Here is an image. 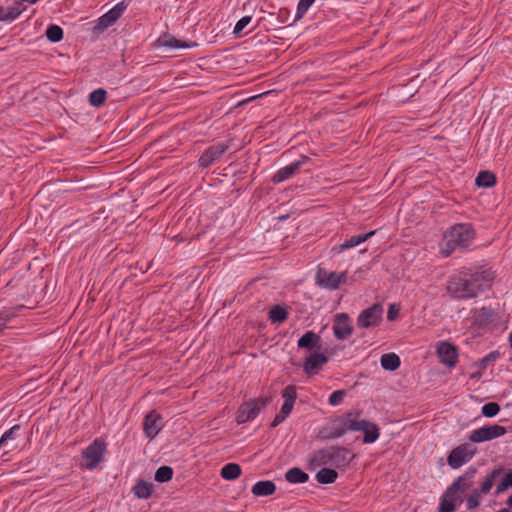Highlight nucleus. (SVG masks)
Returning a JSON list of instances; mask_svg holds the SVG:
<instances>
[{
    "label": "nucleus",
    "mask_w": 512,
    "mask_h": 512,
    "mask_svg": "<svg viewBox=\"0 0 512 512\" xmlns=\"http://www.w3.org/2000/svg\"><path fill=\"white\" fill-rule=\"evenodd\" d=\"M316 474V480L321 484H332L336 481L338 473L335 469L324 467Z\"/></svg>",
    "instance_id": "2f4dec72"
},
{
    "label": "nucleus",
    "mask_w": 512,
    "mask_h": 512,
    "mask_svg": "<svg viewBox=\"0 0 512 512\" xmlns=\"http://www.w3.org/2000/svg\"><path fill=\"white\" fill-rule=\"evenodd\" d=\"M270 401V397H259L242 403L236 412V423L241 425L253 421Z\"/></svg>",
    "instance_id": "0eeeda50"
},
{
    "label": "nucleus",
    "mask_w": 512,
    "mask_h": 512,
    "mask_svg": "<svg viewBox=\"0 0 512 512\" xmlns=\"http://www.w3.org/2000/svg\"><path fill=\"white\" fill-rule=\"evenodd\" d=\"M21 427L20 425H14L9 430H7L0 439V449L3 446L8 445V442L10 440H14L17 437V433L20 431Z\"/></svg>",
    "instance_id": "58836bf2"
},
{
    "label": "nucleus",
    "mask_w": 512,
    "mask_h": 512,
    "mask_svg": "<svg viewBox=\"0 0 512 512\" xmlns=\"http://www.w3.org/2000/svg\"><path fill=\"white\" fill-rule=\"evenodd\" d=\"M314 2L315 0H299L297 4L296 18H302Z\"/></svg>",
    "instance_id": "37998d69"
},
{
    "label": "nucleus",
    "mask_w": 512,
    "mask_h": 512,
    "mask_svg": "<svg viewBox=\"0 0 512 512\" xmlns=\"http://www.w3.org/2000/svg\"><path fill=\"white\" fill-rule=\"evenodd\" d=\"M347 282L346 272H328L323 268L318 267L315 275V283L326 290H337L340 285Z\"/></svg>",
    "instance_id": "1a4fd4ad"
},
{
    "label": "nucleus",
    "mask_w": 512,
    "mask_h": 512,
    "mask_svg": "<svg viewBox=\"0 0 512 512\" xmlns=\"http://www.w3.org/2000/svg\"><path fill=\"white\" fill-rule=\"evenodd\" d=\"M381 367L388 371H395L401 365L400 357L396 353H385L380 358Z\"/></svg>",
    "instance_id": "b1692460"
},
{
    "label": "nucleus",
    "mask_w": 512,
    "mask_h": 512,
    "mask_svg": "<svg viewBox=\"0 0 512 512\" xmlns=\"http://www.w3.org/2000/svg\"><path fill=\"white\" fill-rule=\"evenodd\" d=\"M321 337L313 331H307L297 341L298 348L313 349L320 346Z\"/></svg>",
    "instance_id": "5701e85b"
},
{
    "label": "nucleus",
    "mask_w": 512,
    "mask_h": 512,
    "mask_svg": "<svg viewBox=\"0 0 512 512\" xmlns=\"http://www.w3.org/2000/svg\"><path fill=\"white\" fill-rule=\"evenodd\" d=\"M476 238V231L471 223H456L450 226L439 242V254L451 256L456 250H468Z\"/></svg>",
    "instance_id": "f03ea898"
},
{
    "label": "nucleus",
    "mask_w": 512,
    "mask_h": 512,
    "mask_svg": "<svg viewBox=\"0 0 512 512\" xmlns=\"http://www.w3.org/2000/svg\"><path fill=\"white\" fill-rule=\"evenodd\" d=\"M328 357L322 353H313L303 363L304 372L311 376L317 374L328 362Z\"/></svg>",
    "instance_id": "6ab92c4d"
},
{
    "label": "nucleus",
    "mask_w": 512,
    "mask_h": 512,
    "mask_svg": "<svg viewBox=\"0 0 512 512\" xmlns=\"http://www.w3.org/2000/svg\"><path fill=\"white\" fill-rule=\"evenodd\" d=\"M289 315L288 309L283 305H275L268 312V319L272 323H283Z\"/></svg>",
    "instance_id": "393cba45"
},
{
    "label": "nucleus",
    "mask_w": 512,
    "mask_h": 512,
    "mask_svg": "<svg viewBox=\"0 0 512 512\" xmlns=\"http://www.w3.org/2000/svg\"><path fill=\"white\" fill-rule=\"evenodd\" d=\"M163 428V417L156 411H150L144 418L143 430L145 435L154 439Z\"/></svg>",
    "instance_id": "f3484780"
},
{
    "label": "nucleus",
    "mask_w": 512,
    "mask_h": 512,
    "mask_svg": "<svg viewBox=\"0 0 512 512\" xmlns=\"http://www.w3.org/2000/svg\"><path fill=\"white\" fill-rule=\"evenodd\" d=\"M383 307L379 303L364 309L357 317V326L361 329L377 327L383 319Z\"/></svg>",
    "instance_id": "f8f14e48"
},
{
    "label": "nucleus",
    "mask_w": 512,
    "mask_h": 512,
    "mask_svg": "<svg viewBox=\"0 0 512 512\" xmlns=\"http://www.w3.org/2000/svg\"><path fill=\"white\" fill-rule=\"evenodd\" d=\"M344 419L346 421V427L348 428L349 431H360V430L364 429V425H367L366 424L367 420L357 419L356 417L353 416L352 413H348L344 417Z\"/></svg>",
    "instance_id": "f704fd0d"
},
{
    "label": "nucleus",
    "mask_w": 512,
    "mask_h": 512,
    "mask_svg": "<svg viewBox=\"0 0 512 512\" xmlns=\"http://www.w3.org/2000/svg\"><path fill=\"white\" fill-rule=\"evenodd\" d=\"M333 334L337 340H345L353 333V325L347 313H338L333 319Z\"/></svg>",
    "instance_id": "2eb2a0df"
},
{
    "label": "nucleus",
    "mask_w": 512,
    "mask_h": 512,
    "mask_svg": "<svg viewBox=\"0 0 512 512\" xmlns=\"http://www.w3.org/2000/svg\"><path fill=\"white\" fill-rule=\"evenodd\" d=\"M107 98V91L103 88L93 90L88 97L89 104L95 108L101 107Z\"/></svg>",
    "instance_id": "473e14b6"
},
{
    "label": "nucleus",
    "mask_w": 512,
    "mask_h": 512,
    "mask_svg": "<svg viewBox=\"0 0 512 512\" xmlns=\"http://www.w3.org/2000/svg\"><path fill=\"white\" fill-rule=\"evenodd\" d=\"M477 469L469 467L457 477L444 491L440 498L438 512H454L463 503V494L475 484Z\"/></svg>",
    "instance_id": "7ed1b4c3"
},
{
    "label": "nucleus",
    "mask_w": 512,
    "mask_h": 512,
    "mask_svg": "<svg viewBox=\"0 0 512 512\" xmlns=\"http://www.w3.org/2000/svg\"><path fill=\"white\" fill-rule=\"evenodd\" d=\"M26 9L22 2H16L7 8H0V20L13 21Z\"/></svg>",
    "instance_id": "4be33fe9"
},
{
    "label": "nucleus",
    "mask_w": 512,
    "mask_h": 512,
    "mask_svg": "<svg viewBox=\"0 0 512 512\" xmlns=\"http://www.w3.org/2000/svg\"><path fill=\"white\" fill-rule=\"evenodd\" d=\"M153 489L154 486L151 482L140 480L139 482L136 483L132 490L137 498L148 499L151 496Z\"/></svg>",
    "instance_id": "a878e982"
},
{
    "label": "nucleus",
    "mask_w": 512,
    "mask_h": 512,
    "mask_svg": "<svg viewBox=\"0 0 512 512\" xmlns=\"http://www.w3.org/2000/svg\"><path fill=\"white\" fill-rule=\"evenodd\" d=\"M399 307L395 304H391L388 308V311H387V319L389 321H394L397 319L398 315H399Z\"/></svg>",
    "instance_id": "a18cd8bd"
},
{
    "label": "nucleus",
    "mask_w": 512,
    "mask_h": 512,
    "mask_svg": "<svg viewBox=\"0 0 512 512\" xmlns=\"http://www.w3.org/2000/svg\"><path fill=\"white\" fill-rule=\"evenodd\" d=\"M107 443L102 438H96L90 443L81 455L80 466L87 470H94L104 460Z\"/></svg>",
    "instance_id": "423d86ee"
},
{
    "label": "nucleus",
    "mask_w": 512,
    "mask_h": 512,
    "mask_svg": "<svg viewBox=\"0 0 512 512\" xmlns=\"http://www.w3.org/2000/svg\"><path fill=\"white\" fill-rule=\"evenodd\" d=\"M46 37L51 42H59L63 38V30L58 25H50L46 29Z\"/></svg>",
    "instance_id": "4c0bfd02"
},
{
    "label": "nucleus",
    "mask_w": 512,
    "mask_h": 512,
    "mask_svg": "<svg viewBox=\"0 0 512 512\" xmlns=\"http://www.w3.org/2000/svg\"><path fill=\"white\" fill-rule=\"evenodd\" d=\"M494 271L486 265H470L459 268L447 282V292L454 299H472L490 288Z\"/></svg>",
    "instance_id": "f257e3e1"
},
{
    "label": "nucleus",
    "mask_w": 512,
    "mask_h": 512,
    "mask_svg": "<svg viewBox=\"0 0 512 512\" xmlns=\"http://www.w3.org/2000/svg\"><path fill=\"white\" fill-rule=\"evenodd\" d=\"M512 487V468L508 469L496 486L495 495L498 496Z\"/></svg>",
    "instance_id": "72a5a7b5"
},
{
    "label": "nucleus",
    "mask_w": 512,
    "mask_h": 512,
    "mask_svg": "<svg viewBox=\"0 0 512 512\" xmlns=\"http://www.w3.org/2000/svg\"><path fill=\"white\" fill-rule=\"evenodd\" d=\"M173 477V469L170 466H161L156 470L154 479L159 482H167Z\"/></svg>",
    "instance_id": "c9c22d12"
},
{
    "label": "nucleus",
    "mask_w": 512,
    "mask_h": 512,
    "mask_svg": "<svg viewBox=\"0 0 512 512\" xmlns=\"http://www.w3.org/2000/svg\"><path fill=\"white\" fill-rule=\"evenodd\" d=\"M285 479L289 483L293 484H302L306 483L309 480V476L307 473H305L303 470L297 467L290 468L286 474Z\"/></svg>",
    "instance_id": "bb28decb"
},
{
    "label": "nucleus",
    "mask_w": 512,
    "mask_h": 512,
    "mask_svg": "<svg viewBox=\"0 0 512 512\" xmlns=\"http://www.w3.org/2000/svg\"><path fill=\"white\" fill-rule=\"evenodd\" d=\"M437 355L441 363L447 367H454L458 361L456 346L449 342H441L437 347Z\"/></svg>",
    "instance_id": "a211bd4d"
},
{
    "label": "nucleus",
    "mask_w": 512,
    "mask_h": 512,
    "mask_svg": "<svg viewBox=\"0 0 512 512\" xmlns=\"http://www.w3.org/2000/svg\"><path fill=\"white\" fill-rule=\"evenodd\" d=\"M159 41L161 42L162 46L171 49H187L197 45L196 43L188 44L182 40L176 39L173 36H165L164 38L159 39Z\"/></svg>",
    "instance_id": "7c9ffc66"
},
{
    "label": "nucleus",
    "mask_w": 512,
    "mask_h": 512,
    "mask_svg": "<svg viewBox=\"0 0 512 512\" xmlns=\"http://www.w3.org/2000/svg\"><path fill=\"white\" fill-rule=\"evenodd\" d=\"M310 160L311 159L308 156L302 155L297 161H294L289 165H286L277 170V172L272 176V182L274 184H279L285 180L290 179L299 172L300 168L304 164L308 163Z\"/></svg>",
    "instance_id": "dca6fc26"
},
{
    "label": "nucleus",
    "mask_w": 512,
    "mask_h": 512,
    "mask_svg": "<svg viewBox=\"0 0 512 512\" xmlns=\"http://www.w3.org/2000/svg\"><path fill=\"white\" fill-rule=\"evenodd\" d=\"M129 2L126 0L118 2L109 11L100 16L97 20L92 22V33L99 35L106 29L113 26L118 19L124 14L128 7Z\"/></svg>",
    "instance_id": "6e6552de"
},
{
    "label": "nucleus",
    "mask_w": 512,
    "mask_h": 512,
    "mask_svg": "<svg viewBox=\"0 0 512 512\" xmlns=\"http://www.w3.org/2000/svg\"><path fill=\"white\" fill-rule=\"evenodd\" d=\"M345 396V390H336L330 394L328 398V403L331 406H338L343 402Z\"/></svg>",
    "instance_id": "a19ab883"
},
{
    "label": "nucleus",
    "mask_w": 512,
    "mask_h": 512,
    "mask_svg": "<svg viewBox=\"0 0 512 512\" xmlns=\"http://www.w3.org/2000/svg\"><path fill=\"white\" fill-rule=\"evenodd\" d=\"M251 20V16H243L240 18L234 26L233 33L236 35L240 34L250 24Z\"/></svg>",
    "instance_id": "c03bdc74"
},
{
    "label": "nucleus",
    "mask_w": 512,
    "mask_h": 512,
    "mask_svg": "<svg viewBox=\"0 0 512 512\" xmlns=\"http://www.w3.org/2000/svg\"><path fill=\"white\" fill-rule=\"evenodd\" d=\"M350 451L342 446H329L314 451L309 464L316 467H334L336 469L345 468L350 463Z\"/></svg>",
    "instance_id": "20e7f679"
},
{
    "label": "nucleus",
    "mask_w": 512,
    "mask_h": 512,
    "mask_svg": "<svg viewBox=\"0 0 512 512\" xmlns=\"http://www.w3.org/2000/svg\"><path fill=\"white\" fill-rule=\"evenodd\" d=\"M241 466L237 463L225 464L220 471V475L225 480H235L241 475Z\"/></svg>",
    "instance_id": "c756f323"
},
{
    "label": "nucleus",
    "mask_w": 512,
    "mask_h": 512,
    "mask_svg": "<svg viewBox=\"0 0 512 512\" xmlns=\"http://www.w3.org/2000/svg\"><path fill=\"white\" fill-rule=\"evenodd\" d=\"M497 512H512V511H510V510H509V509H507V508H502V509H500V510H499V511H497Z\"/></svg>",
    "instance_id": "8fccbe9b"
},
{
    "label": "nucleus",
    "mask_w": 512,
    "mask_h": 512,
    "mask_svg": "<svg viewBox=\"0 0 512 512\" xmlns=\"http://www.w3.org/2000/svg\"><path fill=\"white\" fill-rule=\"evenodd\" d=\"M348 428L346 427V421L345 419H341L339 421H335L332 428H331V433H330V437L331 438H340L342 437L344 434H346L348 432Z\"/></svg>",
    "instance_id": "e433bc0d"
},
{
    "label": "nucleus",
    "mask_w": 512,
    "mask_h": 512,
    "mask_svg": "<svg viewBox=\"0 0 512 512\" xmlns=\"http://www.w3.org/2000/svg\"><path fill=\"white\" fill-rule=\"evenodd\" d=\"M15 448H16V446H14V445H10V446H9V449H8L7 451H5V452H4V454H6L8 451H11V450H13V449H15Z\"/></svg>",
    "instance_id": "09e8293b"
},
{
    "label": "nucleus",
    "mask_w": 512,
    "mask_h": 512,
    "mask_svg": "<svg viewBox=\"0 0 512 512\" xmlns=\"http://www.w3.org/2000/svg\"><path fill=\"white\" fill-rule=\"evenodd\" d=\"M496 359V356H495V353H490L488 356H486L485 358H483V362H486V361H490V360H495Z\"/></svg>",
    "instance_id": "49530a36"
},
{
    "label": "nucleus",
    "mask_w": 512,
    "mask_h": 512,
    "mask_svg": "<svg viewBox=\"0 0 512 512\" xmlns=\"http://www.w3.org/2000/svg\"><path fill=\"white\" fill-rule=\"evenodd\" d=\"M230 142H218L209 146L203 151L198 159V165L202 168H208L214 162L219 160L222 155L229 149Z\"/></svg>",
    "instance_id": "4468645a"
},
{
    "label": "nucleus",
    "mask_w": 512,
    "mask_h": 512,
    "mask_svg": "<svg viewBox=\"0 0 512 512\" xmlns=\"http://www.w3.org/2000/svg\"><path fill=\"white\" fill-rule=\"evenodd\" d=\"M505 504L510 508L512 507V494L507 498Z\"/></svg>",
    "instance_id": "de8ad7c7"
},
{
    "label": "nucleus",
    "mask_w": 512,
    "mask_h": 512,
    "mask_svg": "<svg viewBox=\"0 0 512 512\" xmlns=\"http://www.w3.org/2000/svg\"><path fill=\"white\" fill-rule=\"evenodd\" d=\"M15 313L11 309L0 311V332L7 327V324L14 318Z\"/></svg>",
    "instance_id": "79ce46f5"
},
{
    "label": "nucleus",
    "mask_w": 512,
    "mask_h": 512,
    "mask_svg": "<svg viewBox=\"0 0 512 512\" xmlns=\"http://www.w3.org/2000/svg\"><path fill=\"white\" fill-rule=\"evenodd\" d=\"M504 426L494 424L483 426L470 432L468 439L473 443H482L499 438L506 434Z\"/></svg>",
    "instance_id": "ddd939ff"
},
{
    "label": "nucleus",
    "mask_w": 512,
    "mask_h": 512,
    "mask_svg": "<svg viewBox=\"0 0 512 512\" xmlns=\"http://www.w3.org/2000/svg\"><path fill=\"white\" fill-rule=\"evenodd\" d=\"M275 491L276 485L271 480L258 481L253 485L251 489L252 494L257 497L270 496L274 494Z\"/></svg>",
    "instance_id": "aec40b11"
},
{
    "label": "nucleus",
    "mask_w": 512,
    "mask_h": 512,
    "mask_svg": "<svg viewBox=\"0 0 512 512\" xmlns=\"http://www.w3.org/2000/svg\"><path fill=\"white\" fill-rule=\"evenodd\" d=\"M503 471L502 466L494 468L483 478L479 487L474 488L470 494L467 495L465 502L468 510H474L480 506L483 495H486L491 491L496 479L500 477Z\"/></svg>",
    "instance_id": "39448f33"
},
{
    "label": "nucleus",
    "mask_w": 512,
    "mask_h": 512,
    "mask_svg": "<svg viewBox=\"0 0 512 512\" xmlns=\"http://www.w3.org/2000/svg\"><path fill=\"white\" fill-rule=\"evenodd\" d=\"M497 183V178L490 171H480L475 179V184L479 187L491 188Z\"/></svg>",
    "instance_id": "c85d7f7f"
},
{
    "label": "nucleus",
    "mask_w": 512,
    "mask_h": 512,
    "mask_svg": "<svg viewBox=\"0 0 512 512\" xmlns=\"http://www.w3.org/2000/svg\"><path fill=\"white\" fill-rule=\"evenodd\" d=\"M376 233V230L370 231L368 233L360 234L357 236H353L350 239L345 240L340 246L334 247V250H337V252H342L346 249L354 248L361 243H364L369 238L374 236Z\"/></svg>",
    "instance_id": "412c9836"
},
{
    "label": "nucleus",
    "mask_w": 512,
    "mask_h": 512,
    "mask_svg": "<svg viewBox=\"0 0 512 512\" xmlns=\"http://www.w3.org/2000/svg\"><path fill=\"white\" fill-rule=\"evenodd\" d=\"M281 396L284 400L280 411L276 414L273 421L271 422V427L275 428L280 425L282 422L286 420V418L290 415L293 410L294 404L297 399V388L294 385L286 386L281 393Z\"/></svg>",
    "instance_id": "9d476101"
},
{
    "label": "nucleus",
    "mask_w": 512,
    "mask_h": 512,
    "mask_svg": "<svg viewBox=\"0 0 512 512\" xmlns=\"http://www.w3.org/2000/svg\"><path fill=\"white\" fill-rule=\"evenodd\" d=\"M366 424L367 425H364V429L361 430L362 432H364L363 442L365 444H371L377 441V439L380 436V431L376 424L368 420L366 421Z\"/></svg>",
    "instance_id": "cd10ccee"
},
{
    "label": "nucleus",
    "mask_w": 512,
    "mask_h": 512,
    "mask_svg": "<svg viewBox=\"0 0 512 512\" xmlns=\"http://www.w3.org/2000/svg\"><path fill=\"white\" fill-rule=\"evenodd\" d=\"M477 448L471 444H460L451 450L447 457V463L452 469H458L468 463L476 454Z\"/></svg>",
    "instance_id": "9b49d317"
},
{
    "label": "nucleus",
    "mask_w": 512,
    "mask_h": 512,
    "mask_svg": "<svg viewBox=\"0 0 512 512\" xmlns=\"http://www.w3.org/2000/svg\"><path fill=\"white\" fill-rule=\"evenodd\" d=\"M500 411V406L496 402H489L482 406L481 413L487 418L496 416Z\"/></svg>",
    "instance_id": "ea45409f"
}]
</instances>
